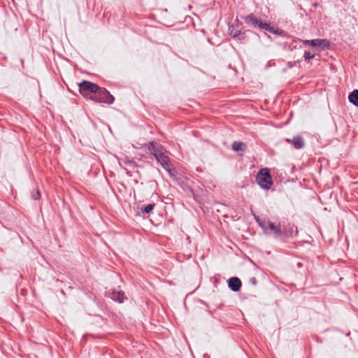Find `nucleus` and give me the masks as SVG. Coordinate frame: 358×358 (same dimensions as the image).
Masks as SVG:
<instances>
[{
	"instance_id": "obj_1",
	"label": "nucleus",
	"mask_w": 358,
	"mask_h": 358,
	"mask_svg": "<svg viewBox=\"0 0 358 358\" xmlns=\"http://www.w3.org/2000/svg\"><path fill=\"white\" fill-rule=\"evenodd\" d=\"M255 219L266 234L273 235L275 238L281 237L280 224H275L268 220H261L258 217Z\"/></svg>"
},
{
	"instance_id": "obj_2",
	"label": "nucleus",
	"mask_w": 358,
	"mask_h": 358,
	"mask_svg": "<svg viewBox=\"0 0 358 358\" xmlns=\"http://www.w3.org/2000/svg\"><path fill=\"white\" fill-rule=\"evenodd\" d=\"M256 180L264 189H269L273 184L272 178L268 169H262L257 175Z\"/></svg>"
},
{
	"instance_id": "obj_3",
	"label": "nucleus",
	"mask_w": 358,
	"mask_h": 358,
	"mask_svg": "<svg viewBox=\"0 0 358 358\" xmlns=\"http://www.w3.org/2000/svg\"><path fill=\"white\" fill-rule=\"evenodd\" d=\"M155 159L157 162L160 164L170 174V176H174L175 169L173 168V165L171 163L167 150L155 157Z\"/></svg>"
},
{
	"instance_id": "obj_4",
	"label": "nucleus",
	"mask_w": 358,
	"mask_h": 358,
	"mask_svg": "<svg viewBox=\"0 0 358 358\" xmlns=\"http://www.w3.org/2000/svg\"><path fill=\"white\" fill-rule=\"evenodd\" d=\"M99 87L93 83L84 80L79 84L80 92L85 96H87L88 93H96Z\"/></svg>"
},
{
	"instance_id": "obj_5",
	"label": "nucleus",
	"mask_w": 358,
	"mask_h": 358,
	"mask_svg": "<svg viewBox=\"0 0 358 358\" xmlns=\"http://www.w3.org/2000/svg\"><path fill=\"white\" fill-rule=\"evenodd\" d=\"M298 235L297 227L294 224L287 223L281 227V237H294Z\"/></svg>"
},
{
	"instance_id": "obj_6",
	"label": "nucleus",
	"mask_w": 358,
	"mask_h": 358,
	"mask_svg": "<svg viewBox=\"0 0 358 358\" xmlns=\"http://www.w3.org/2000/svg\"><path fill=\"white\" fill-rule=\"evenodd\" d=\"M148 150L155 157H157L159 155L166 151V148H164L160 143L157 142H150L148 144Z\"/></svg>"
},
{
	"instance_id": "obj_7",
	"label": "nucleus",
	"mask_w": 358,
	"mask_h": 358,
	"mask_svg": "<svg viewBox=\"0 0 358 358\" xmlns=\"http://www.w3.org/2000/svg\"><path fill=\"white\" fill-rule=\"evenodd\" d=\"M99 97L101 103H106L108 104H111L114 101V97L105 89H101L99 87Z\"/></svg>"
},
{
	"instance_id": "obj_8",
	"label": "nucleus",
	"mask_w": 358,
	"mask_h": 358,
	"mask_svg": "<svg viewBox=\"0 0 358 358\" xmlns=\"http://www.w3.org/2000/svg\"><path fill=\"white\" fill-rule=\"evenodd\" d=\"M285 141L290 143L295 149H301L305 145V141L302 136H296L292 139L286 138Z\"/></svg>"
},
{
	"instance_id": "obj_9",
	"label": "nucleus",
	"mask_w": 358,
	"mask_h": 358,
	"mask_svg": "<svg viewBox=\"0 0 358 358\" xmlns=\"http://www.w3.org/2000/svg\"><path fill=\"white\" fill-rule=\"evenodd\" d=\"M311 46L314 48H320L322 50L329 48L330 43L327 39L316 38L310 40Z\"/></svg>"
},
{
	"instance_id": "obj_10",
	"label": "nucleus",
	"mask_w": 358,
	"mask_h": 358,
	"mask_svg": "<svg viewBox=\"0 0 358 358\" xmlns=\"http://www.w3.org/2000/svg\"><path fill=\"white\" fill-rule=\"evenodd\" d=\"M228 31L229 35H231L235 39L241 41L244 40L245 38V32H243L238 29H236L233 25L229 27Z\"/></svg>"
},
{
	"instance_id": "obj_11",
	"label": "nucleus",
	"mask_w": 358,
	"mask_h": 358,
	"mask_svg": "<svg viewBox=\"0 0 358 358\" xmlns=\"http://www.w3.org/2000/svg\"><path fill=\"white\" fill-rule=\"evenodd\" d=\"M241 285V280L237 277H232L228 280V286L234 292H238Z\"/></svg>"
},
{
	"instance_id": "obj_12",
	"label": "nucleus",
	"mask_w": 358,
	"mask_h": 358,
	"mask_svg": "<svg viewBox=\"0 0 358 358\" xmlns=\"http://www.w3.org/2000/svg\"><path fill=\"white\" fill-rule=\"evenodd\" d=\"M245 22L254 27H258L260 20L257 19L253 14H250L244 17Z\"/></svg>"
},
{
	"instance_id": "obj_13",
	"label": "nucleus",
	"mask_w": 358,
	"mask_h": 358,
	"mask_svg": "<svg viewBox=\"0 0 358 358\" xmlns=\"http://www.w3.org/2000/svg\"><path fill=\"white\" fill-rule=\"evenodd\" d=\"M110 297L113 300L117 301L119 303H122L124 301V299H125L124 293L122 291H113L111 293Z\"/></svg>"
},
{
	"instance_id": "obj_14",
	"label": "nucleus",
	"mask_w": 358,
	"mask_h": 358,
	"mask_svg": "<svg viewBox=\"0 0 358 358\" xmlns=\"http://www.w3.org/2000/svg\"><path fill=\"white\" fill-rule=\"evenodd\" d=\"M246 148V144L240 141H234L232 144V150L235 152L245 151Z\"/></svg>"
},
{
	"instance_id": "obj_15",
	"label": "nucleus",
	"mask_w": 358,
	"mask_h": 358,
	"mask_svg": "<svg viewBox=\"0 0 358 358\" xmlns=\"http://www.w3.org/2000/svg\"><path fill=\"white\" fill-rule=\"evenodd\" d=\"M349 101L358 106V90H355L348 96Z\"/></svg>"
},
{
	"instance_id": "obj_16",
	"label": "nucleus",
	"mask_w": 358,
	"mask_h": 358,
	"mask_svg": "<svg viewBox=\"0 0 358 358\" xmlns=\"http://www.w3.org/2000/svg\"><path fill=\"white\" fill-rule=\"evenodd\" d=\"M154 207H155L154 203H150V204L141 208V211L143 213H150L152 212Z\"/></svg>"
},
{
	"instance_id": "obj_17",
	"label": "nucleus",
	"mask_w": 358,
	"mask_h": 358,
	"mask_svg": "<svg viewBox=\"0 0 358 358\" xmlns=\"http://www.w3.org/2000/svg\"><path fill=\"white\" fill-rule=\"evenodd\" d=\"M315 57V54L308 51L304 52V59L306 61H309Z\"/></svg>"
},
{
	"instance_id": "obj_18",
	"label": "nucleus",
	"mask_w": 358,
	"mask_h": 358,
	"mask_svg": "<svg viewBox=\"0 0 358 358\" xmlns=\"http://www.w3.org/2000/svg\"><path fill=\"white\" fill-rule=\"evenodd\" d=\"M269 26H270V24H268V23H266V22H262L260 20L258 27H259V28H260V29H264V30L268 31V29H269Z\"/></svg>"
},
{
	"instance_id": "obj_19",
	"label": "nucleus",
	"mask_w": 358,
	"mask_h": 358,
	"mask_svg": "<svg viewBox=\"0 0 358 358\" xmlns=\"http://www.w3.org/2000/svg\"><path fill=\"white\" fill-rule=\"evenodd\" d=\"M94 94L90 96V99L96 103H101L99 97V93H93Z\"/></svg>"
},
{
	"instance_id": "obj_20",
	"label": "nucleus",
	"mask_w": 358,
	"mask_h": 358,
	"mask_svg": "<svg viewBox=\"0 0 358 358\" xmlns=\"http://www.w3.org/2000/svg\"><path fill=\"white\" fill-rule=\"evenodd\" d=\"M40 196L41 195H40V192L38 190L34 191L31 194V196H32L33 199H34V200L39 199Z\"/></svg>"
},
{
	"instance_id": "obj_21",
	"label": "nucleus",
	"mask_w": 358,
	"mask_h": 358,
	"mask_svg": "<svg viewBox=\"0 0 358 358\" xmlns=\"http://www.w3.org/2000/svg\"><path fill=\"white\" fill-rule=\"evenodd\" d=\"M284 33V31L281 29H276L273 34H276V35H282Z\"/></svg>"
},
{
	"instance_id": "obj_22",
	"label": "nucleus",
	"mask_w": 358,
	"mask_h": 358,
	"mask_svg": "<svg viewBox=\"0 0 358 358\" xmlns=\"http://www.w3.org/2000/svg\"><path fill=\"white\" fill-rule=\"evenodd\" d=\"M250 282L251 284H252L253 285H256L257 282L256 278H255V277L250 278Z\"/></svg>"
},
{
	"instance_id": "obj_23",
	"label": "nucleus",
	"mask_w": 358,
	"mask_h": 358,
	"mask_svg": "<svg viewBox=\"0 0 358 358\" xmlns=\"http://www.w3.org/2000/svg\"><path fill=\"white\" fill-rule=\"evenodd\" d=\"M303 43L306 45H311L310 40H304L303 41Z\"/></svg>"
},
{
	"instance_id": "obj_24",
	"label": "nucleus",
	"mask_w": 358,
	"mask_h": 358,
	"mask_svg": "<svg viewBox=\"0 0 358 358\" xmlns=\"http://www.w3.org/2000/svg\"><path fill=\"white\" fill-rule=\"evenodd\" d=\"M276 29H275L273 27H271V25L269 26V29H268V31H269L270 33H273L274 32V31Z\"/></svg>"
},
{
	"instance_id": "obj_25",
	"label": "nucleus",
	"mask_w": 358,
	"mask_h": 358,
	"mask_svg": "<svg viewBox=\"0 0 358 358\" xmlns=\"http://www.w3.org/2000/svg\"><path fill=\"white\" fill-rule=\"evenodd\" d=\"M127 163L131 164V163H132V162H131V161L128 160Z\"/></svg>"
}]
</instances>
